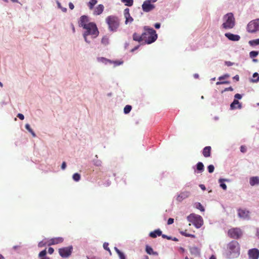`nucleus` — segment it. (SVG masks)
Wrapping results in <instances>:
<instances>
[{
	"label": "nucleus",
	"instance_id": "48",
	"mask_svg": "<svg viewBox=\"0 0 259 259\" xmlns=\"http://www.w3.org/2000/svg\"><path fill=\"white\" fill-rule=\"evenodd\" d=\"M235 99H241L242 98V96L239 94H236L234 96Z\"/></svg>",
	"mask_w": 259,
	"mask_h": 259
},
{
	"label": "nucleus",
	"instance_id": "60",
	"mask_svg": "<svg viewBox=\"0 0 259 259\" xmlns=\"http://www.w3.org/2000/svg\"><path fill=\"white\" fill-rule=\"evenodd\" d=\"M188 237H190L191 238H195V236L194 235L189 234V235H188Z\"/></svg>",
	"mask_w": 259,
	"mask_h": 259
},
{
	"label": "nucleus",
	"instance_id": "12",
	"mask_svg": "<svg viewBox=\"0 0 259 259\" xmlns=\"http://www.w3.org/2000/svg\"><path fill=\"white\" fill-rule=\"evenodd\" d=\"M89 20L87 16L83 15L80 17L78 22L79 26L82 27L83 28L87 27L88 23H89Z\"/></svg>",
	"mask_w": 259,
	"mask_h": 259
},
{
	"label": "nucleus",
	"instance_id": "52",
	"mask_svg": "<svg viewBox=\"0 0 259 259\" xmlns=\"http://www.w3.org/2000/svg\"><path fill=\"white\" fill-rule=\"evenodd\" d=\"M66 167V163L65 162H63V163H62V165H61V168L62 169H65V168Z\"/></svg>",
	"mask_w": 259,
	"mask_h": 259
},
{
	"label": "nucleus",
	"instance_id": "21",
	"mask_svg": "<svg viewBox=\"0 0 259 259\" xmlns=\"http://www.w3.org/2000/svg\"><path fill=\"white\" fill-rule=\"evenodd\" d=\"M250 185L253 186L255 185L259 184V177H252L250 178L249 180Z\"/></svg>",
	"mask_w": 259,
	"mask_h": 259
},
{
	"label": "nucleus",
	"instance_id": "53",
	"mask_svg": "<svg viewBox=\"0 0 259 259\" xmlns=\"http://www.w3.org/2000/svg\"><path fill=\"white\" fill-rule=\"evenodd\" d=\"M233 91V89L231 87L227 88L225 89V90H224V91Z\"/></svg>",
	"mask_w": 259,
	"mask_h": 259
},
{
	"label": "nucleus",
	"instance_id": "39",
	"mask_svg": "<svg viewBox=\"0 0 259 259\" xmlns=\"http://www.w3.org/2000/svg\"><path fill=\"white\" fill-rule=\"evenodd\" d=\"M46 254H47V251L46 249H44L39 252V253L38 254V256L39 257H42L45 256L46 255Z\"/></svg>",
	"mask_w": 259,
	"mask_h": 259
},
{
	"label": "nucleus",
	"instance_id": "49",
	"mask_svg": "<svg viewBox=\"0 0 259 259\" xmlns=\"http://www.w3.org/2000/svg\"><path fill=\"white\" fill-rule=\"evenodd\" d=\"M198 205L199 207H198V208H199L202 211H204V208L203 206L200 203H198Z\"/></svg>",
	"mask_w": 259,
	"mask_h": 259
},
{
	"label": "nucleus",
	"instance_id": "27",
	"mask_svg": "<svg viewBox=\"0 0 259 259\" xmlns=\"http://www.w3.org/2000/svg\"><path fill=\"white\" fill-rule=\"evenodd\" d=\"M227 181V180L223 179H220L219 180V182L220 183V186L224 190H226L227 189V185L223 183V182Z\"/></svg>",
	"mask_w": 259,
	"mask_h": 259
},
{
	"label": "nucleus",
	"instance_id": "34",
	"mask_svg": "<svg viewBox=\"0 0 259 259\" xmlns=\"http://www.w3.org/2000/svg\"><path fill=\"white\" fill-rule=\"evenodd\" d=\"M73 179L76 181L78 182L80 179V176L78 173H75L73 175Z\"/></svg>",
	"mask_w": 259,
	"mask_h": 259
},
{
	"label": "nucleus",
	"instance_id": "9",
	"mask_svg": "<svg viewBox=\"0 0 259 259\" xmlns=\"http://www.w3.org/2000/svg\"><path fill=\"white\" fill-rule=\"evenodd\" d=\"M73 250V247L72 246H69L68 247H63L61 248H60L59 249V253L60 256H61L62 257H69Z\"/></svg>",
	"mask_w": 259,
	"mask_h": 259
},
{
	"label": "nucleus",
	"instance_id": "13",
	"mask_svg": "<svg viewBox=\"0 0 259 259\" xmlns=\"http://www.w3.org/2000/svg\"><path fill=\"white\" fill-rule=\"evenodd\" d=\"M238 214L239 217L243 219H248L249 218V211L245 209H238Z\"/></svg>",
	"mask_w": 259,
	"mask_h": 259
},
{
	"label": "nucleus",
	"instance_id": "18",
	"mask_svg": "<svg viewBox=\"0 0 259 259\" xmlns=\"http://www.w3.org/2000/svg\"><path fill=\"white\" fill-rule=\"evenodd\" d=\"M241 107H242V106H241V104L239 103V102L237 100H236V99H234L233 102L230 105V108L232 110H233V109H235L236 108L240 109V108H241Z\"/></svg>",
	"mask_w": 259,
	"mask_h": 259
},
{
	"label": "nucleus",
	"instance_id": "33",
	"mask_svg": "<svg viewBox=\"0 0 259 259\" xmlns=\"http://www.w3.org/2000/svg\"><path fill=\"white\" fill-rule=\"evenodd\" d=\"M249 43L250 45H252V46L258 45H259V38L250 40V41H249Z\"/></svg>",
	"mask_w": 259,
	"mask_h": 259
},
{
	"label": "nucleus",
	"instance_id": "50",
	"mask_svg": "<svg viewBox=\"0 0 259 259\" xmlns=\"http://www.w3.org/2000/svg\"><path fill=\"white\" fill-rule=\"evenodd\" d=\"M229 76V75L228 74H225L222 76H220L219 78V80H221V79H225L226 78H227Z\"/></svg>",
	"mask_w": 259,
	"mask_h": 259
},
{
	"label": "nucleus",
	"instance_id": "47",
	"mask_svg": "<svg viewBox=\"0 0 259 259\" xmlns=\"http://www.w3.org/2000/svg\"><path fill=\"white\" fill-rule=\"evenodd\" d=\"M161 236H162V237L163 238H166V239H168V240H170V239H171V237L168 236H167V235H166L162 234H161Z\"/></svg>",
	"mask_w": 259,
	"mask_h": 259
},
{
	"label": "nucleus",
	"instance_id": "38",
	"mask_svg": "<svg viewBox=\"0 0 259 259\" xmlns=\"http://www.w3.org/2000/svg\"><path fill=\"white\" fill-rule=\"evenodd\" d=\"M207 169L209 173H212L214 170V167L213 165L211 164L208 166Z\"/></svg>",
	"mask_w": 259,
	"mask_h": 259
},
{
	"label": "nucleus",
	"instance_id": "44",
	"mask_svg": "<svg viewBox=\"0 0 259 259\" xmlns=\"http://www.w3.org/2000/svg\"><path fill=\"white\" fill-rule=\"evenodd\" d=\"M113 63L115 64V66H118V65L122 64L123 63V62L120 61H114Z\"/></svg>",
	"mask_w": 259,
	"mask_h": 259
},
{
	"label": "nucleus",
	"instance_id": "32",
	"mask_svg": "<svg viewBox=\"0 0 259 259\" xmlns=\"http://www.w3.org/2000/svg\"><path fill=\"white\" fill-rule=\"evenodd\" d=\"M132 110V106L131 105H126L124 108V113L125 114L128 113Z\"/></svg>",
	"mask_w": 259,
	"mask_h": 259
},
{
	"label": "nucleus",
	"instance_id": "56",
	"mask_svg": "<svg viewBox=\"0 0 259 259\" xmlns=\"http://www.w3.org/2000/svg\"><path fill=\"white\" fill-rule=\"evenodd\" d=\"M154 26L156 29H159L160 27V24L159 23H155Z\"/></svg>",
	"mask_w": 259,
	"mask_h": 259
},
{
	"label": "nucleus",
	"instance_id": "37",
	"mask_svg": "<svg viewBox=\"0 0 259 259\" xmlns=\"http://www.w3.org/2000/svg\"><path fill=\"white\" fill-rule=\"evenodd\" d=\"M190 251L191 253H198L199 252V249L196 247H193L191 248Z\"/></svg>",
	"mask_w": 259,
	"mask_h": 259
},
{
	"label": "nucleus",
	"instance_id": "15",
	"mask_svg": "<svg viewBox=\"0 0 259 259\" xmlns=\"http://www.w3.org/2000/svg\"><path fill=\"white\" fill-rule=\"evenodd\" d=\"M190 192L184 191L181 192L177 197V200L179 202H181L184 199L188 198L190 196Z\"/></svg>",
	"mask_w": 259,
	"mask_h": 259
},
{
	"label": "nucleus",
	"instance_id": "40",
	"mask_svg": "<svg viewBox=\"0 0 259 259\" xmlns=\"http://www.w3.org/2000/svg\"><path fill=\"white\" fill-rule=\"evenodd\" d=\"M108 245L109 244L108 243L105 242L103 244V247L105 249L108 250L110 254H111V252L110 250L109 249V248L108 247Z\"/></svg>",
	"mask_w": 259,
	"mask_h": 259
},
{
	"label": "nucleus",
	"instance_id": "41",
	"mask_svg": "<svg viewBox=\"0 0 259 259\" xmlns=\"http://www.w3.org/2000/svg\"><path fill=\"white\" fill-rule=\"evenodd\" d=\"M46 244H47V243L46 242L42 241H40L39 242L38 246L39 247H42L45 246Z\"/></svg>",
	"mask_w": 259,
	"mask_h": 259
},
{
	"label": "nucleus",
	"instance_id": "36",
	"mask_svg": "<svg viewBox=\"0 0 259 259\" xmlns=\"http://www.w3.org/2000/svg\"><path fill=\"white\" fill-rule=\"evenodd\" d=\"M258 54V52L257 51H251L249 53L250 57L251 58H254L256 57Z\"/></svg>",
	"mask_w": 259,
	"mask_h": 259
},
{
	"label": "nucleus",
	"instance_id": "30",
	"mask_svg": "<svg viewBox=\"0 0 259 259\" xmlns=\"http://www.w3.org/2000/svg\"><path fill=\"white\" fill-rule=\"evenodd\" d=\"M109 37H107V36H104L102 38L101 42L104 45L106 46V45H108L109 44Z\"/></svg>",
	"mask_w": 259,
	"mask_h": 259
},
{
	"label": "nucleus",
	"instance_id": "20",
	"mask_svg": "<svg viewBox=\"0 0 259 259\" xmlns=\"http://www.w3.org/2000/svg\"><path fill=\"white\" fill-rule=\"evenodd\" d=\"M211 148L210 146H206L205 147L202 151V154L204 157H208L210 156Z\"/></svg>",
	"mask_w": 259,
	"mask_h": 259
},
{
	"label": "nucleus",
	"instance_id": "3",
	"mask_svg": "<svg viewBox=\"0 0 259 259\" xmlns=\"http://www.w3.org/2000/svg\"><path fill=\"white\" fill-rule=\"evenodd\" d=\"M83 29L86 30L83 33V37L85 41L88 43L90 42L87 40V36L88 35H92L93 38H95L99 35V32L97 27L96 24L93 22L88 23L87 27H84Z\"/></svg>",
	"mask_w": 259,
	"mask_h": 259
},
{
	"label": "nucleus",
	"instance_id": "55",
	"mask_svg": "<svg viewBox=\"0 0 259 259\" xmlns=\"http://www.w3.org/2000/svg\"><path fill=\"white\" fill-rule=\"evenodd\" d=\"M69 7L71 10H73L74 9V5L72 3H69Z\"/></svg>",
	"mask_w": 259,
	"mask_h": 259
},
{
	"label": "nucleus",
	"instance_id": "59",
	"mask_svg": "<svg viewBox=\"0 0 259 259\" xmlns=\"http://www.w3.org/2000/svg\"><path fill=\"white\" fill-rule=\"evenodd\" d=\"M233 79H235L236 81H238L239 79V76L238 75H235L234 77H233Z\"/></svg>",
	"mask_w": 259,
	"mask_h": 259
},
{
	"label": "nucleus",
	"instance_id": "54",
	"mask_svg": "<svg viewBox=\"0 0 259 259\" xmlns=\"http://www.w3.org/2000/svg\"><path fill=\"white\" fill-rule=\"evenodd\" d=\"M255 235L258 238V239H259V228H256Z\"/></svg>",
	"mask_w": 259,
	"mask_h": 259
},
{
	"label": "nucleus",
	"instance_id": "7",
	"mask_svg": "<svg viewBox=\"0 0 259 259\" xmlns=\"http://www.w3.org/2000/svg\"><path fill=\"white\" fill-rule=\"evenodd\" d=\"M247 31L249 33L259 31V18L250 21L247 26Z\"/></svg>",
	"mask_w": 259,
	"mask_h": 259
},
{
	"label": "nucleus",
	"instance_id": "29",
	"mask_svg": "<svg viewBox=\"0 0 259 259\" xmlns=\"http://www.w3.org/2000/svg\"><path fill=\"white\" fill-rule=\"evenodd\" d=\"M197 169L202 172L204 170V165L201 162H199L197 164Z\"/></svg>",
	"mask_w": 259,
	"mask_h": 259
},
{
	"label": "nucleus",
	"instance_id": "28",
	"mask_svg": "<svg viewBox=\"0 0 259 259\" xmlns=\"http://www.w3.org/2000/svg\"><path fill=\"white\" fill-rule=\"evenodd\" d=\"M121 2L124 3L125 6L131 7L133 5L134 1L133 0H121Z\"/></svg>",
	"mask_w": 259,
	"mask_h": 259
},
{
	"label": "nucleus",
	"instance_id": "22",
	"mask_svg": "<svg viewBox=\"0 0 259 259\" xmlns=\"http://www.w3.org/2000/svg\"><path fill=\"white\" fill-rule=\"evenodd\" d=\"M161 233L162 231L160 229H157L153 232H150L149 234V236L153 238H155L157 236H161Z\"/></svg>",
	"mask_w": 259,
	"mask_h": 259
},
{
	"label": "nucleus",
	"instance_id": "6",
	"mask_svg": "<svg viewBox=\"0 0 259 259\" xmlns=\"http://www.w3.org/2000/svg\"><path fill=\"white\" fill-rule=\"evenodd\" d=\"M187 220L189 222L193 224L197 228H200L203 224V221L200 215L192 213L187 217Z\"/></svg>",
	"mask_w": 259,
	"mask_h": 259
},
{
	"label": "nucleus",
	"instance_id": "26",
	"mask_svg": "<svg viewBox=\"0 0 259 259\" xmlns=\"http://www.w3.org/2000/svg\"><path fill=\"white\" fill-rule=\"evenodd\" d=\"M97 3V0H91L88 4V6L90 9L92 10L93 9L94 6Z\"/></svg>",
	"mask_w": 259,
	"mask_h": 259
},
{
	"label": "nucleus",
	"instance_id": "19",
	"mask_svg": "<svg viewBox=\"0 0 259 259\" xmlns=\"http://www.w3.org/2000/svg\"><path fill=\"white\" fill-rule=\"evenodd\" d=\"M104 6L103 5H99L95 9L94 14L96 15H99L102 13L104 10Z\"/></svg>",
	"mask_w": 259,
	"mask_h": 259
},
{
	"label": "nucleus",
	"instance_id": "5",
	"mask_svg": "<svg viewBox=\"0 0 259 259\" xmlns=\"http://www.w3.org/2000/svg\"><path fill=\"white\" fill-rule=\"evenodd\" d=\"M224 22L222 24L223 28L230 29L233 28L235 24V20L233 14L231 13H228L224 16Z\"/></svg>",
	"mask_w": 259,
	"mask_h": 259
},
{
	"label": "nucleus",
	"instance_id": "46",
	"mask_svg": "<svg viewBox=\"0 0 259 259\" xmlns=\"http://www.w3.org/2000/svg\"><path fill=\"white\" fill-rule=\"evenodd\" d=\"M17 117L21 120H23L24 119V116L21 113H18Z\"/></svg>",
	"mask_w": 259,
	"mask_h": 259
},
{
	"label": "nucleus",
	"instance_id": "35",
	"mask_svg": "<svg viewBox=\"0 0 259 259\" xmlns=\"http://www.w3.org/2000/svg\"><path fill=\"white\" fill-rule=\"evenodd\" d=\"M253 77H257V78L256 79H252L251 81L252 82H257L259 81V76H258V73L255 72L254 73H253Z\"/></svg>",
	"mask_w": 259,
	"mask_h": 259
},
{
	"label": "nucleus",
	"instance_id": "43",
	"mask_svg": "<svg viewBox=\"0 0 259 259\" xmlns=\"http://www.w3.org/2000/svg\"><path fill=\"white\" fill-rule=\"evenodd\" d=\"M229 83V81H218L216 83L217 85L221 84H228Z\"/></svg>",
	"mask_w": 259,
	"mask_h": 259
},
{
	"label": "nucleus",
	"instance_id": "17",
	"mask_svg": "<svg viewBox=\"0 0 259 259\" xmlns=\"http://www.w3.org/2000/svg\"><path fill=\"white\" fill-rule=\"evenodd\" d=\"M63 241V238L62 237L54 238L51 239L48 243V245L57 244L62 243Z\"/></svg>",
	"mask_w": 259,
	"mask_h": 259
},
{
	"label": "nucleus",
	"instance_id": "61",
	"mask_svg": "<svg viewBox=\"0 0 259 259\" xmlns=\"http://www.w3.org/2000/svg\"><path fill=\"white\" fill-rule=\"evenodd\" d=\"M200 186L202 190H205V187L204 185H201Z\"/></svg>",
	"mask_w": 259,
	"mask_h": 259
},
{
	"label": "nucleus",
	"instance_id": "2",
	"mask_svg": "<svg viewBox=\"0 0 259 259\" xmlns=\"http://www.w3.org/2000/svg\"><path fill=\"white\" fill-rule=\"evenodd\" d=\"M157 38L156 31L148 26L144 27V32L143 33V39L145 44H150L154 42Z\"/></svg>",
	"mask_w": 259,
	"mask_h": 259
},
{
	"label": "nucleus",
	"instance_id": "23",
	"mask_svg": "<svg viewBox=\"0 0 259 259\" xmlns=\"http://www.w3.org/2000/svg\"><path fill=\"white\" fill-rule=\"evenodd\" d=\"M133 38L134 40L138 42L144 41L143 39V33L142 35H139L137 33H134L133 35Z\"/></svg>",
	"mask_w": 259,
	"mask_h": 259
},
{
	"label": "nucleus",
	"instance_id": "51",
	"mask_svg": "<svg viewBox=\"0 0 259 259\" xmlns=\"http://www.w3.org/2000/svg\"><path fill=\"white\" fill-rule=\"evenodd\" d=\"M54 249L52 247H49L48 249V253L50 254H52L54 252Z\"/></svg>",
	"mask_w": 259,
	"mask_h": 259
},
{
	"label": "nucleus",
	"instance_id": "8",
	"mask_svg": "<svg viewBox=\"0 0 259 259\" xmlns=\"http://www.w3.org/2000/svg\"><path fill=\"white\" fill-rule=\"evenodd\" d=\"M242 230L239 228H233L228 231V236L233 239H239L242 236Z\"/></svg>",
	"mask_w": 259,
	"mask_h": 259
},
{
	"label": "nucleus",
	"instance_id": "31",
	"mask_svg": "<svg viewBox=\"0 0 259 259\" xmlns=\"http://www.w3.org/2000/svg\"><path fill=\"white\" fill-rule=\"evenodd\" d=\"M25 128L27 130H28L29 131V132H30L32 134V135L33 137H35L36 136L35 134L33 131L32 129L31 128V127L29 124H26L25 125Z\"/></svg>",
	"mask_w": 259,
	"mask_h": 259
},
{
	"label": "nucleus",
	"instance_id": "63",
	"mask_svg": "<svg viewBox=\"0 0 259 259\" xmlns=\"http://www.w3.org/2000/svg\"><path fill=\"white\" fill-rule=\"evenodd\" d=\"M209 259H216V257L214 255H211V257L209 258Z\"/></svg>",
	"mask_w": 259,
	"mask_h": 259
},
{
	"label": "nucleus",
	"instance_id": "57",
	"mask_svg": "<svg viewBox=\"0 0 259 259\" xmlns=\"http://www.w3.org/2000/svg\"><path fill=\"white\" fill-rule=\"evenodd\" d=\"M226 65H227L228 66H230L233 65V63L230 62V61H226L225 62Z\"/></svg>",
	"mask_w": 259,
	"mask_h": 259
},
{
	"label": "nucleus",
	"instance_id": "45",
	"mask_svg": "<svg viewBox=\"0 0 259 259\" xmlns=\"http://www.w3.org/2000/svg\"><path fill=\"white\" fill-rule=\"evenodd\" d=\"M174 220L172 218L168 219L167 221V225H171L174 223Z\"/></svg>",
	"mask_w": 259,
	"mask_h": 259
},
{
	"label": "nucleus",
	"instance_id": "42",
	"mask_svg": "<svg viewBox=\"0 0 259 259\" xmlns=\"http://www.w3.org/2000/svg\"><path fill=\"white\" fill-rule=\"evenodd\" d=\"M240 151L242 153L246 152V147L245 146H243V145L241 146L240 147Z\"/></svg>",
	"mask_w": 259,
	"mask_h": 259
},
{
	"label": "nucleus",
	"instance_id": "58",
	"mask_svg": "<svg viewBox=\"0 0 259 259\" xmlns=\"http://www.w3.org/2000/svg\"><path fill=\"white\" fill-rule=\"evenodd\" d=\"M181 234L186 237H188V235H189V234L187 233L186 232H181Z\"/></svg>",
	"mask_w": 259,
	"mask_h": 259
},
{
	"label": "nucleus",
	"instance_id": "11",
	"mask_svg": "<svg viewBox=\"0 0 259 259\" xmlns=\"http://www.w3.org/2000/svg\"><path fill=\"white\" fill-rule=\"evenodd\" d=\"M249 259H258L259 257V250L257 248L250 249L248 251Z\"/></svg>",
	"mask_w": 259,
	"mask_h": 259
},
{
	"label": "nucleus",
	"instance_id": "62",
	"mask_svg": "<svg viewBox=\"0 0 259 259\" xmlns=\"http://www.w3.org/2000/svg\"><path fill=\"white\" fill-rule=\"evenodd\" d=\"M138 48H139V46H137V47H136L135 48H134V49H133L131 50V51H132V52H134L135 50H136L138 49Z\"/></svg>",
	"mask_w": 259,
	"mask_h": 259
},
{
	"label": "nucleus",
	"instance_id": "25",
	"mask_svg": "<svg viewBox=\"0 0 259 259\" xmlns=\"http://www.w3.org/2000/svg\"><path fill=\"white\" fill-rule=\"evenodd\" d=\"M114 249L116 253L118 254L120 259H125V255L123 252L120 251L116 247H114Z\"/></svg>",
	"mask_w": 259,
	"mask_h": 259
},
{
	"label": "nucleus",
	"instance_id": "14",
	"mask_svg": "<svg viewBox=\"0 0 259 259\" xmlns=\"http://www.w3.org/2000/svg\"><path fill=\"white\" fill-rule=\"evenodd\" d=\"M123 13L124 17L125 19V24H127L128 23H132L134 19L130 15V9L128 8H126L125 9H124Z\"/></svg>",
	"mask_w": 259,
	"mask_h": 259
},
{
	"label": "nucleus",
	"instance_id": "64",
	"mask_svg": "<svg viewBox=\"0 0 259 259\" xmlns=\"http://www.w3.org/2000/svg\"><path fill=\"white\" fill-rule=\"evenodd\" d=\"M0 259H5V258L2 254H0Z\"/></svg>",
	"mask_w": 259,
	"mask_h": 259
},
{
	"label": "nucleus",
	"instance_id": "4",
	"mask_svg": "<svg viewBox=\"0 0 259 259\" xmlns=\"http://www.w3.org/2000/svg\"><path fill=\"white\" fill-rule=\"evenodd\" d=\"M106 22L108 24L110 31L115 32L119 26L120 22L118 17L114 16H109L106 18Z\"/></svg>",
	"mask_w": 259,
	"mask_h": 259
},
{
	"label": "nucleus",
	"instance_id": "1",
	"mask_svg": "<svg viewBox=\"0 0 259 259\" xmlns=\"http://www.w3.org/2000/svg\"><path fill=\"white\" fill-rule=\"evenodd\" d=\"M240 247L239 243L235 240L230 242L227 246L225 255L227 258L232 259L238 257L240 255Z\"/></svg>",
	"mask_w": 259,
	"mask_h": 259
},
{
	"label": "nucleus",
	"instance_id": "24",
	"mask_svg": "<svg viewBox=\"0 0 259 259\" xmlns=\"http://www.w3.org/2000/svg\"><path fill=\"white\" fill-rule=\"evenodd\" d=\"M146 251L147 253L149 254H154L157 255V253L156 252H154L153 250V249L149 246L147 245L146 247Z\"/></svg>",
	"mask_w": 259,
	"mask_h": 259
},
{
	"label": "nucleus",
	"instance_id": "10",
	"mask_svg": "<svg viewBox=\"0 0 259 259\" xmlns=\"http://www.w3.org/2000/svg\"><path fill=\"white\" fill-rule=\"evenodd\" d=\"M142 7L144 12H149L155 8V6L151 4V1H146L143 3Z\"/></svg>",
	"mask_w": 259,
	"mask_h": 259
},
{
	"label": "nucleus",
	"instance_id": "16",
	"mask_svg": "<svg viewBox=\"0 0 259 259\" xmlns=\"http://www.w3.org/2000/svg\"><path fill=\"white\" fill-rule=\"evenodd\" d=\"M225 36L229 40L232 41H238L240 39V36L237 34H234L231 33H226Z\"/></svg>",
	"mask_w": 259,
	"mask_h": 259
}]
</instances>
